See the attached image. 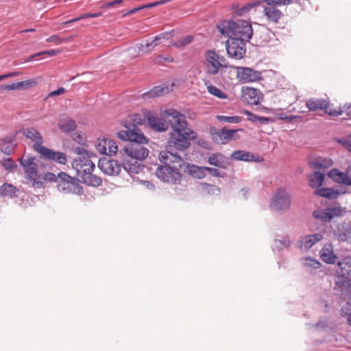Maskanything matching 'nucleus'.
Masks as SVG:
<instances>
[{"mask_svg": "<svg viewBox=\"0 0 351 351\" xmlns=\"http://www.w3.org/2000/svg\"><path fill=\"white\" fill-rule=\"evenodd\" d=\"M315 194L328 199L336 198L339 193L330 188H322L315 191Z\"/></svg>", "mask_w": 351, "mask_h": 351, "instance_id": "obj_42", "label": "nucleus"}, {"mask_svg": "<svg viewBox=\"0 0 351 351\" xmlns=\"http://www.w3.org/2000/svg\"><path fill=\"white\" fill-rule=\"evenodd\" d=\"M320 256L322 261L328 264H333L337 259V256L333 252L332 244H326L320 251Z\"/></svg>", "mask_w": 351, "mask_h": 351, "instance_id": "obj_27", "label": "nucleus"}, {"mask_svg": "<svg viewBox=\"0 0 351 351\" xmlns=\"http://www.w3.org/2000/svg\"><path fill=\"white\" fill-rule=\"evenodd\" d=\"M146 143H130L123 149L120 150V154L130 158L131 160H143L149 154V149L144 147Z\"/></svg>", "mask_w": 351, "mask_h": 351, "instance_id": "obj_10", "label": "nucleus"}, {"mask_svg": "<svg viewBox=\"0 0 351 351\" xmlns=\"http://www.w3.org/2000/svg\"><path fill=\"white\" fill-rule=\"evenodd\" d=\"M65 92V88L63 87L59 88L57 90L52 91L49 93V96L55 97L58 95H60Z\"/></svg>", "mask_w": 351, "mask_h": 351, "instance_id": "obj_63", "label": "nucleus"}, {"mask_svg": "<svg viewBox=\"0 0 351 351\" xmlns=\"http://www.w3.org/2000/svg\"><path fill=\"white\" fill-rule=\"evenodd\" d=\"M16 144L13 141H4L1 145V152L6 155H10L14 150Z\"/></svg>", "mask_w": 351, "mask_h": 351, "instance_id": "obj_44", "label": "nucleus"}, {"mask_svg": "<svg viewBox=\"0 0 351 351\" xmlns=\"http://www.w3.org/2000/svg\"><path fill=\"white\" fill-rule=\"evenodd\" d=\"M324 174L319 171H315L308 177L309 184L313 188H319L324 181Z\"/></svg>", "mask_w": 351, "mask_h": 351, "instance_id": "obj_38", "label": "nucleus"}, {"mask_svg": "<svg viewBox=\"0 0 351 351\" xmlns=\"http://www.w3.org/2000/svg\"><path fill=\"white\" fill-rule=\"evenodd\" d=\"M247 42L238 38H229L226 42V49L228 56L235 60L243 59L246 53L245 43Z\"/></svg>", "mask_w": 351, "mask_h": 351, "instance_id": "obj_11", "label": "nucleus"}, {"mask_svg": "<svg viewBox=\"0 0 351 351\" xmlns=\"http://www.w3.org/2000/svg\"><path fill=\"white\" fill-rule=\"evenodd\" d=\"M243 113L247 115V120L252 121V122H256L258 119V116L256 114H254L248 110H244Z\"/></svg>", "mask_w": 351, "mask_h": 351, "instance_id": "obj_60", "label": "nucleus"}, {"mask_svg": "<svg viewBox=\"0 0 351 351\" xmlns=\"http://www.w3.org/2000/svg\"><path fill=\"white\" fill-rule=\"evenodd\" d=\"M101 16V13H86L81 15V19H86L88 18H96Z\"/></svg>", "mask_w": 351, "mask_h": 351, "instance_id": "obj_62", "label": "nucleus"}, {"mask_svg": "<svg viewBox=\"0 0 351 351\" xmlns=\"http://www.w3.org/2000/svg\"><path fill=\"white\" fill-rule=\"evenodd\" d=\"M231 158L234 160H242L245 162H260L263 160L262 158L259 159V157L256 158L252 154L244 150H238L233 152L231 154Z\"/></svg>", "mask_w": 351, "mask_h": 351, "instance_id": "obj_30", "label": "nucleus"}, {"mask_svg": "<svg viewBox=\"0 0 351 351\" xmlns=\"http://www.w3.org/2000/svg\"><path fill=\"white\" fill-rule=\"evenodd\" d=\"M40 154L46 160L55 161L60 165H65L67 162L66 154L61 152H55L46 147L41 149Z\"/></svg>", "mask_w": 351, "mask_h": 351, "instance_id": "obj_22", "label": "nucleus"}, {"mask_svg": "<svg viewBox=\"0 0 351 351\" xmlns=\"http://www.w3.org/2000/svg\"><path fill=\"white\" fill-rule=\"evenodd\" d=\"M192 40L193 37L188 35L180 38L177 42L173 43L172 45L178 47H182L190 44L192 42Z\"/></svg>", "mask_w": 351, "mask_h": 351, "instance_id": "obj_51", "label": "nucleus"}, {"mask_svg": "<svg viewBox=\"0 0 351 351\" xmlns=\"http://www.w3.org/2000/svg\"><path fill=\"white\" fill-rule=\"evenodd\" d=\"M1 90H20L19 82H14L10 84H3L0 86Z\"/></svg>", "mask_w": 351, "mask_h": 351, "instance_id": "obj_56", "label": "nucleus"}, {"mask_svg": "<svg viewBox=\"0 0 351 351\" xmlns=\"http://www.w3.org/2000/svg\"><path fill=\"white\" fill-rule=\"evenodd\" d=\"M1 165L3 168L9 171H12L17 168V165L12 158H5L1 161Z\"/></svg>", "mask_w": 351, "mask_h": 351, "instance_id": "obj_48", "label": "nucleus"}, {"mask_svg": "<svg viewBox=\"0 0 351 351\" xmlns=\"http://www.w3.org/2000/svg\"><path fill=\"white\" fill-rule=\"evenodd\" d=\"M206 71L210 75H216L220 69L228 68V62L224 56L214 50H208L205 53Z\"/></svg>", "mask_w": 351, "mask_h": 351, "instance_id": "obj_8", "label": "nucleus"}, {"mask_svg": "<svg viewBox=\"0 0 351 351\" xmlns=\"http://www.w3.org/2000/svg\"><path fill=\"white\" fill-rule=\"evenodd\" d=\"M73 139L81 145L84 144L86 141L84 136L78 133H75L73 134Z\"/></svg>", "mask_w": 351, "mask_h": 351, "instance_id": "obj_59", "label": "nucleus"}, {"mask_svg": "<svg viewBox=\"0 0 351 351\" xmlns=\"http://www.w3.org/2000/svg\"><path fill=\"white\" fill-rule=\"evenodd\" d=\"M166 114L171 115L173 119L169 120L172 131L169 134L167 152L186 150L191 145V141L197 138L196 133L188 128L186 117L179 111L169 109Z\"/></svg>", "mask_w": 351, "mask_h": 351, "instance_id": "obj_1", "label": "nucleus"}, {"mask_svg": "<svg viewBox=\"0 0 351 351\" xmlns=\"http://www.w3.org/2000/svg\"><path fill=\"white\" fill-rule=\"evenodd\" d=\"M57 187L60 192L65 194L81 195L83 189L77 180L64 172L58 173Z\"/></svg>", "mask_w": 351, "mask_h": 351, "instance_id": "obj_6", "label": "nucleus"}, {"mask_svg": "<svg viewBox=\"0 0 351 351\" xmlns=\"http://www.w3.org/2000/svg\"><path fill=\"white\" fill-rule=\"evenodd\" d=\"M72 167L76 171L79 178H83L89 171H93L95 164L91 161L90 156L78 157L72 162Z\"/></svg>", "mask_w": 351, "mask_h": 351, "instance_id": "obj_14", "label": "nucleus"}, {"mask_svg": "<svg viewBox=\"0 0 351 351\" xmlns=\"http://www.w3.org/2000/svg\"><path fill=\"white\" fill-rule=\"evenodd\" d=\"M43 180L50 182H55L58 183V175L56 176L53 173L47 172L44 176H43Z\"/></svg>", "mask_w": 351, "mask_h": 351, "instance_id": "obj_57", "label": "nucleus"}, {"mask_svg": "<svg viewBox=\"0 0 351 351\" xmlns=\"http://www.w3.org/2000/svg\"><path fill=\"white\" fill-rule=\"evenodd\" d=\"M22 133L27 138L33 143L34 149L40 154L41 149H44L43 138L39 131L33 127L25 128L22 130Z\"/></svg>", "mask_w": 351, "mask_h": 351, "instance_id": "obj_16", "label": "nucleus"}, {"mask_svg": "<svg viewBox=\"0 0 351 351\" xmlns=\"http://www.w3.org/2000/svg\"><path fill=\"white\" fill-rule=\"evenodd\" d=\"M122 125L126 128L125 130H121L117 132V137L123 141H128L130 143H148V139L143 133L134 123H127L123 121Z\"/></svg>", "mask_w": 351, "mask_h": 351, "instance_id": "obj_7", "label": "nucleus"}, {"mask_svg": "<svg viewBox=\"0 0 351 351\" xmlns=\"http://www.w3.org/2000/svg\"><path fill=\"white\" fill-rule=\"evenodd\" d=\"M171 37V34L167 32L156 36L152 40L157 45H158L162 40H169Z\"/></svg>", "mask_w": 351, "mask_h": 351, "instance_id": "obj_52", "label": "nucleus"}, {"mask_svg": "<svg viewBox=\"0 0 351 351\" xmlns=\"http://www.w3.org/2000/svg\"><path fill=\"white\" fill-rule=\"evenodd\" d=\"M19 189L11 184L4 183L0 186V195L13 198L17 196Z\"/></svg>", "mask_w": 351, "mask_h": 351, "instance_id": "obj_37", "label": "nucleus"}, {"mask_svg": "<svg viewBox=\"0 0 351 351\" xmlns=\"http://www.w3.org/2000/svg\"><path fill=\"white\" fill-rule=\"evenodd\" d=\"M238 131L239 130H227L224 128L219 131L212 128L210 132L215 143L224 145L230 140L235 138L234 136Z\"/></svg>", "mask_w": 351, "mask_h": 351, "instance_id": "obj_17", "label": "nucleus"}, {"mask_svg": "<svg viewBox=\"0 0 351 351\" xmlns=\"http://www.w3.org/2000/svg\"><path fill=\"white\" fill-rule=\"evenodd\" d=\"M263 3L262 1H254L248 3L241 8H238L235 10V14L237 16H245L248 14L252 9Z\"/></svg>", "mask_w": 351, "mask_h": 351, "instance_id": "obj_40", "label": "nucleus"}, {"mask_svg": "<svg viewBox=\"0 0 351 351\" xmlns=\"http://www.w3.org/2000/svg\"><path fill=\"white\" fill-rule=\"evenodd\" d=\"M81 181L87 185L93 186H99L102 183L101 179L99 176L93 174V171H89L88 174L82 178Z\"/></svg>", "mask_w": 351, "mask_h": 351, "instance_id": "obj_39", "label": "nucleus"}, {"mask_svg": "<svg viewBox=\"0 0 351 351\" xmlns=\"http://www.w3.org/2000/svg\"><path fill=\"white\" fill-rule=\"evenodd\" d=\"M208 91L211 95L219 98V99H226V95L224 93H223L219 88L214 86H208Z\"/></svg>", "mask_w": 351, "mask_h": 351, "instance_id": "obj_49", "label": "nucleus"}, {"mask_svg": "<svg viewBox=\"0 0 351 351\" xmlns=\"http://www.w3.org/2000/svg\"><path fill=\"white\" fill-rule=\"evenodd\" d=\"M276 244L278 247V243H280L284 247H288L290 246L291 241L289 237H282V239L275 240Z\"/></svg>", "mask_w": 351, "mask_h": 351, "instance_id": "obj_58", "label": "nucleus"}, {"mask_svg": "<svg viewBox=\"0 0 351 351\" xmlns=\"http://www.w3.org/2000/svg\"><path fill=\"white\" fill-rule=\"evenodd\" d=\"M345 213V210L341 207L332 206L317 209L313 212V216L322 223H326L331 222L337 217L343 216Z\"/></svg>", "mask_w": 351, "mask_h": 351, "instance_id": "obj_12", "label": "nucleus"}, {"mask_svg": "<svg viewBox=\"0 0 351 351\" xmlns=\"http://www.w3.org/2000/svg\"><path fill=\"white\" fill-rule=\"evenodd\" d=\"M98 167L105 174L108 176H117L121 171V166L117 161L106 158L99 159Z\"/></svg>", "mask_w": 351, "mask_h": 351, "instance_id": "obj_21", "label": "nucleus"}, {"mask_svg": "<svg viewBox=\"0 0 351 351\" xmlns=\"http://www.w3.org/2000/svg\"><path fill=\"white\" fill-rule=\"evenodd\" d=\"M217 119L221 121L232 123H240L242 120V118L238 116L228 117L223 115H217Z\"/></svg>", "mask_w": 351, "mask_h": 351, "instance_id": "obj_47", "label": "nucleus"}, {"mask_svg": "<svg viewBox=\"0 0 351 351\" xmlns=\"http://www.w3.org/2000/svg\"><path fill=\"white\" fill-rule=\"evenodd\" d=\"M265 3L267 5H273V6H280V5H286L291 4L293 1L292 0H264L263 3Z\"/></svg>", "mask_w": 351, "mask_h": 351, "instance_id": "obj_50", "label": "nucleus"}, {"mask_svg": "<svg viewBox=\"0 0 351 351\" xmlns=\"http://www.w3.org/2000/svg\"><path fill=\"white\" fill-rule=\"evenodd\" d=\"M237 77L243 83L254 82L262 80V73L250 67L237 66Z\"/></svg>", "mask_w": 351, "mask_h": 351, "instance_id": "obj_15", "label": "nucleus"}, {"mask_svg": "<svg viewBox=\"0 0 351 351\" xmlns=\"http://www.w3.org/2000/svg\"><path fill=\"white\" fill-rule=\"evenodd\" d=\"M243 100L250 105H258L263 101L261 92L254 88L245 86L241 89Z\"/></svg>", "mask_w": 351, "mask_h": 351, "instance_id": "obj_19", "label": "nucleus"}, {"mask_svg": "<svg viewBox=\"0 0 351 351\" xmlns=\"http://www.w3.org/2000/svg\"><path fill=\"white\" fill-rule=\"evenodd\" d=\"M122 165L123 169L130 175L138 173L141 171V167L137 161L131 162L130 160L123 158Z\"/></svg>", "mask_w": 351, "mask_h": 351, "instance_id": "obj_35", "label": "nucleus"}, {"mask_svg": "<svg viewBox=\"0 0 351 351\" xmlns=\"http://www.w3.org/2000/svg\"><path fill=\"white\" fill-rule=\"evenodd\" d=\"M333 165V160L330 158L318 157L312 162V167L315 169L325 170Z\"/></svg>", "mask_w": 351, "mask_h": 351, "instance_id": "obj_34", "label": "nucleus"}, {"mask_svg": "<svg viewBox=\"0 0 351 351\" xmlns=\"http://www.w3.org/2000/svg\"><path fill=\"white\" fill-rule=\"evenodd\" d=\"M169 110L161 111L160 115L152 111H147L145 113V117L152 129L160 132H165L169 129L170 125L169 120H173L171 115L166 114V111Z\"/></svg>", "mask_w": 351, "mask_h": 351, "instance_id": "obj_5", "label": "nucleus"}, {"mask_svg": "<svg viewBox=\"0 0 351 351\" xmlns=\"http://www.w3.org/2000/svg\"><path fill=\"white\" fill-rule=\"evenodd\" d=\"M60 53V51L59 50H56V49H51V50H46V51H41V52H38V53H36L35 54H33L32 56H30L26 60L25 62H29V61H32L34 60V58L36 57H38V56H40L41 55H43V54H47L48 56H54L56 55H57L58 53Z\"/></svg>", "mask_w": 351, "mask_h": 351, "instance_id": "obj_45", "label": "nucleus"}, {"mask_svg": "<svg viewBox=\"0 0 351 351\" xmlns=\"http://www.w3.org/2000/svg\"><path fill=\"white\" fill-rule=\"evenodd\" d=\"M58 125L59 128L66 133L73 131L77 127L75 121L66 114L60 117Z\"/></svg>", "mask_w": 351, "mask_h": 351, "instance_id": "obj_29", "label": "nucleus"}, {"mask_svg": "<svg viewBox=\"0 0 351 351\" xmlns=\"http://www.w3.org/2000/svg\"><path fill=\"white\" fill-rule=\"evenodd\" d=\"M38 82L36 79H29L25 81L19 82L20 90H26L36 86Z\"/></svg>", "mask_w": 351, "mask_h": 351, "instance_id": "obj_46", "label": "nucleus"}, {"mask_svg": "<svg viewBox=\"0 0 351 351\" xmlns=\"http://www.w3.org/2000/svg\"><path fill=\"white\" fill-rule=\"evenodd\" d=\"M322 234L317 233L301 238L298 241V245L299 248L302 251L306 252L308 251L311 247H312L315 243L322 241Z\"/></svg>", "mask_w": 351, "mask_h": 351, "instance_id": "obj_23", "label": "nucleus"}, {"mask_svg": "<svg viewBox=\"0 0 351 351\" xmlns=\"http://www.w3.org/2000/svg\"><path fill=\"white\" fill-rule=\"evenodd\" d=\"M335 234L339 241H346L350 238L351 229H338Z\"/></svg>", "mask_w": 351, "mask_h": 351, "instance_id": "obj_43", "label": "nucleus"}, {"mask_svg": "<svg viewBox=\"0 0 351 351\" xmlns=\"http://www.w3.org/2000/svg\"><path fill=\"white\" fill-rule=\"evenodd\" d=\"M123 2V0H114L112 1H110V2H107V3H105L102 8H110L115 5H117V4H120Z\"/></svg>", "mask_w": 351, "mask_h": 351, "instance_id": "obj_61", "label": "nucleus"}, {"mask_svg": "<svg viewBox=\"0 0 351 351\" xmlns=\"http://www.w3.org/2000/svg\"><path fill=\"white\" fill-rule=\"evenodd\" d=\"M217 28L226 37L238 38L246 41H250L253 35L251 23L245 20H224L217 24Z\"/></svg>", "mask_w": 351, "mask_h": 351, "instance_id": "obj_3", "label": "nucleus"}, {"mask_svg": "<svg viewBox=\"0 0 351 351\" xmlns=\"http://www.w3.org/2000/svg\"><path fill=\"white\" fill-rule=\"evenodd\" d=\"M208 162L219 168L226 169V158L220 153L212 154L208 158Z\"/></svg>", "mask_w": 351, "mask_h": 351, "instance_id": "obj_33", "label": "nucleus"}, {"mask_svg": "<svg viewBox=\"0 0 351 351\" xmlns=\"http://www.w3.org/2000/svg\"><path fill=\"white\" fill-rule=\"evenodd\" d=\"M327 175L338 184L351 186V177L348 175V172H342L335 168L330 170Z\"/></svg>", "mask_w": 351, "mask_h": 351, "instance_id": "obj_24", "label": "nucleus"}, {"mask_svg": "<svg viewBox=\"0 0 351 351\" xmlns=\"http://www.w3.org/2000/svg\"><path fill=\"white\" fill-rule=\"evenodd\" d=\"M306 107L309 109L310 111H315L317 110H324V111L330 115L332 116H339L343 114L344 112L350 117V107H347L345 110H342L341 111H328L327 110L328 106V102L327 100L323 99H311L306 101Z\"/></svg>", "mask_w": 351, "mask_h": 351, "instance_id": "obj_13", "label": "nucleus"}, {"mask_svg": "<svg viewBox=\"0 0 351 351\" xmlns=\"http://www.w3.org/2000/svg\"><path fill=\"white\" fill-rule=\"evenodd\" d=\"M350 278L339 276L335 274L334 289L341 296L350 297L351 295V282Z\"/></svg>", "mask_w": 351, "mask_h": 351, "instance_id": "obj_20", "label": "nucleus"}, {"mask_svg": "<svg viewBox=\"0 0 351 351\" xmlns=\"http://www.w3.org/2000/svg\"><path fill=\"white\" fill-rule=\"evenodd\" d=\"M302 266L306 270L318 269L321 266V263L317 259L311 256H304L300 260Z\"/></svg>", "mask_w": 351, "mask_h": 351, "instance_id": "obj_36", "label": "nucleus"}, {"mask_svg": "<svg viewBox=\"0 0 351 351\" xmlns=\"http://www.w3.org/2000/svg\"><path fill=\"white\" fill-rule=\"evenodd\" d=\"M160 162L164 165L159 166L156 170V176L161 181L171 184H178L182 178L181 173L176 167H171V162H180L181 157L177 153L170 152H161L159 155Z\"/></svg>", "mask_w": 351, "mask_h": 351, "instance_id": "obj_2", "label": "nucleus"}, {"mask_svg": "<svg viewBox=\"0 0 351 351\" xmlns=\"http://www.w3.org/2000/svg\"><path fill=\"white\" fill-rule=\"evenodd\" d=\"M338 268L336 273L341 276L351 278V257L347 256L343 258L337 264Z\"/></svg>", "mask_w": 351, "mask_h": 351, "instance_id": "obj_28", "label": "nucleus"}, {"mask_svg": "<svg viewBox=\"0 0 351 351\" xmlns=\"http://www.w3.org/2000/svg\"><path fill=\"white\" fill-rule=\"evenodd\" d=\"M157 45L155 43V42L152 40L151 41H147L145 45L143 44H137L136 46L131 47L129 49V51L131 53L132 58H134L144 53H148L151 52V51Z\"/></svg>", "mask_w": 351, "mask_h": 351, "instance_id": "obj_25", "label": "nucleus"}, {"mask_svg": "<svg viewBox=\"0 0 351 351\" xmlns=\"http://www.w3.org/2000/svg\"><path fill=\"white\" fill-rule=\"evenodd\" d=\"M37 158L31 154L23 155L19 159V164L23 168L25 178L32 183L33 186L40 188L43 186V175L38 169Z\"/></svg>", "mask_w": 351, "mask_h": 351, "instance_id": "obj_4", "label": "nucleus"}, {"mask_svg": "<svg viewBox=\"0 0 351 351\" xmlns=\"http://www.w3.org/2000/svg\"><path fill=\"white\" fill-rule=\"evenodd\" d=\"M204 169H206V171L210 173L213 176L219 178H223L224 176V173H221L219 170L216 168L205 167Z\"/></svg>", "mask_w": 351, "mask_h": 351, "instance_id": "obj_53", "label": "nucleus"}, {"mask_svg": "<svg viewBox=\"0 0 351 351\" xmlns=\"http://www.w3.org/2000/svg\"><path fill=\"white\" fill-rule=\"evenodd\" d=\"M205 167H199L195 165L187 164L184 168V171L196 179H202L206 176Z\"/></svg>", "mask_w": 351, "mask_h": 351, "instance_id": "obj_31", "label": "nucleus"}, {"mask_svg": "<svg viewBox=\"0 0 351 351\" xmlns=\"http://www.w3.org/2000/svg\"><path fill=\"white\" fill-rule=\"evenodd\" d=\"M170 91L169 88L167 86L165 85H158L156 86H154L153 88H152L150 90L144 93L142 95V97L143 99H147L149 98H154L156 97L161 96L165 93H167Z\"/></svg>", "mask_w": 351, "mask_h": 351, "instance_id": "obj_32", "label": "nucleus"}, {"mask_svg": "<svg viewBox=\"0 0 351 351\" xmlns=\"http://www.w3.org/2000/svg\"><path fill=\"white\" fill-rule=\"evenodd\" d=\"M74 152L79 156V157H88L90 156L89 153L83 147L77 146L74 148Z\"/></svg>", "mask_w": 351, "mask_h": 351, "instance_id": "obj_55", "label": "nucleus"}, {"mask_svg": "<svg viewBox=\"0 0 351 351\" xmlns=\"http://www.w3.org/2000/svg\"><path fill=\"white\" fill-rule=\"evenodd\" d=\"M278 117L281 120H286V121H291L292 120L298 118L297 116H295V115L287 116V115L285 114L284 113L280 114Z\"/></svg>", "mask_w": 351, "mask_h": 351, "instance_id": "obj_64", "label": "nucleus"}, {"mask_svg": "<svg viewBox=\"0 0 351 351\" xmlns=\"http://www.w3.org/2000/svg\"><path fill=\"white\" fill-rule=\"evenodd\" d=\"M95 146L101 154L114 156L118 152V146L115 141L109 138H99Z\"/></svg>", "mask_w": 351, "mask_h": 351, "instance_id": "obj_18", "label": "nucleus"}, {"mask_svg": "<svg viewBox=\"0 0 351 351\" xmlns=\"http://www.w3.org/2000/svg\"><path fill=\"white\" fill-rule=\"evenodd\" d=\"M291 204V195L285 189L280 188L273 195L269 206L274 211H285L289 210Z\"/></svg>", "mask_w": 351, "mask_h": 351, "instance_id": "obj_9", "label": "nucleus"}, {"mask_svg": "<svg viewBox=\"0 0 351 351\" xmlns=\"http://www.w3.org/2000/svg\"><path fill=\"white\" fill-rule=\"evenodd\" d=\"M263 13L267 21L274 23H278L282 16V12L277 7L269 5L264 7Z\"/></svg>", "mask_w": 351, "mask_h": 351, "instance_id": "obj_26", "label": "nucleus"}, {"mask_svg": "<svg viewBox=\"0 0 351 351\" xmlns=\"http://www.w3.org/2000/svg\"><path fill=\"white\" fill-rule=\"evenodd\" d=\"M47 42L54 43L56 45H60L65 41V39L60 38L57 35H53L46 39Z\"/></svg>", "mask_w": 351, "mask_h": 351, "instance_id": "obj_54", "label": "nucleus"}, {"mask_svg": "<svg viewBox=\"0 0 351 351\" xmlns=\"http://www.w3.org/2000/svg\"><path fill=\"white\" fill-rule=\"evenodd\" d=\"M199 187V190L205 194L218 195L220 193L219 188L215 185L202 182Z\"/></svg>", "mask_w": 351, "mask_h": 351, "instance_id": "obj_41", "label": "nucleus"}]
</instances>
